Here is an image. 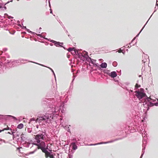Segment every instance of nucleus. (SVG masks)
Returning a JSON list of instances; mask_svg holds the SVG:
<instances>
[{"label": "nucleus", "mask_w": 158, "mask_h": 158, "mask_svg": "<svg viewBox=\"0 0 158 158\" xmlns=\"http://www.w3.org/2000/svg\"><path fill=\"white\" fill-rule=\"evenodd\" d=\"M31 121H35V118H32L31 119Z\"/></svg>", "instance_id": "20"}, {"label": "nucleus", "mask_w": 158, "mask_h": 158, "mask_svg": "<svg viewBox=\"0 0 158 158\" xmlns=\"http://www.w3.org/2000/svg\"><path fill=\"white\" fill-rule=\"evenodd\" d=\"M140 87V85H138V84H136L135 85V88H139Z\"/></svg>", "instance_id": "15"}, {"label": "nucleus", "mask_w": 158, "mask_h": 158, "mask_svg": "<svg viewBox=\"0 0 158 158\" xmlns=\"http://www.w3.org/2000/svg\"><path fill=\"white\" fill-rule=\"evenodd\" d=\"M107 64L105 62L102 63L100 65V66L102 68H106L107 67Z\"/></svg>", "instance_id": "9"}, {"label": "nucleus", "mask_w": 158, "mask_h": 158, "mask_svg": "<svg viewBox=\"0 0 158 158\" xmlns=\"http://www.w3.org/2000/svg\"><path fill=\"white\" fill-rule=\"evenodd\" d=\"M4 125H5V127H6L5 128H4V129H6V130H11V128H9L7 125H6V124H4Z\"/></svg>", "instance_id": "12"}, {"label": "nucleus", "mask_w": 158, "mask_h": 158, "mask_svg": "<svg viewBox=\"0 0 158 158\" xmlns=\"http://www.w3.org/2000/svg\"><path fill=\"white\" fill-rule=\"evenodd\" d=\"M52 42L57 47H63L61 45H60V44H63V43H60L59 42H56L54 40H52Z\"/></svg>", "instance_id": "5"}, {"label": "nucleus", "mask_w": 158, "mask_h": 158, "mask_svg": "<svg viewBox=\"0 0 158 158\" xmlns=\"http://www.w3.org/2000/svg\"><path fill=\"white\" fill-rule=\"evenodd\" d=\"M50 153L48 151H47L45 153V156L46 158H47L49 157L50 155Z\"/></svg>", "instance_id": "11"}, {"label": "nucleus", "mask_w": 158, "mask_h": 158, "mask_svg": "<svg viewBox=\"0 0 158 158\" xmlns=\"http://www.w3.org/2000/svg\"><path fill=\"white\" fill-rule=\"evenodd\" d=\"M116 64H117V63L116 62H113V65L114 66H115Z\"/></svg>", "instance_id": "17"}, {"label": "nucleus", "mask_w": 158, "mask_h": 158, "mask_svg": "<svg viewBox=\"0 0 158 158\" xmlns=\"http://www.w3.org/2000/svg\"><path fill=\"white\" fill-rule=\"evenodd\" d=\"M35 145L37 146L38 149H41L42 152L45 153L48 151L45 148V144L44 142H42L40 144H35Z\"/></svg>", "instance_id": "2"}, {"label": "nucleus", "mask_w": 158, "mask_h": 158, "mask_svg": "<svg viewBox=\"0 0 158 158\" xmlns=\"http://www.w3.org/2000/svg\"><path fill=\"white\" fill-rule=\"evenodd\" d=\"M23 127V125L22 123H20L19 124V125L17 126V128L21 129Z\"/></svg>", "instance_id": "10"}, {"label": "nucleus", "mask_w": 158, "mask_h": 158, "mask_svg": "<svg viewBox=\"0 0 158 158\" xmlns=\"http://www.w3.org/2000/svg\"><path fill=\"white\" fill-rule=\"evenodd\" d=\"M110 75L112 77L114 78L115 77L117 76V74L116 72L115 71L111 72L110 74Z\"/></svg>", "instance_id": "7"}, {"label": "nucleus", "mask_w": 158, "mask_h": 158, "mask_svg": "<svg viewBox=\"0 0 158 158\" xmlns=\"http://www.w3.org/2000/svg\"><path fill=\"white\" fill-rule=\"evenodd\" d=\"M144 89H143L141 88L140 89V90L139 91V92H140L141 93H144Z\"/></svg>", "instance_id": "14"}, {"label": "nucleus", "mask_w": 158, "mask_h": 158, "mask_svg": "<svg viewBox=\"0 0 158 158\" xmlns=\"http://www.w3.org/2000/svg\"><path fill=\"white\" fill-rule=\"evenodd\" d=\"M157 1L156 2V5L158 6V3H157Z\"/></svg>", "instance_id": "24"}, {"label": "nucleus", "mask_w": 158, "mask_h": 158, "mask_svg": "<svg viewBox=\"0 0 158 158\" xmlns=\"http://www.w3.org/2000/svg\"><path fill=\"white\" fill-rule=\"evenodd\" d=\"M85 55H88V53L87 52H86L85 54Z\"/></svg>", "instance_id": "23"}, {"label": "nucleus", "mask_w": 158, "mask_h": 158, "mask_svg": "<svg viewBox=\"0 0 158 158\" xmlns=\"http://www.w3.org/2000/svg\"><path fill=\"white\" fill-rule=\"evenodd\" d=\"M45 118L44 117H39V118H37L36 120H35V122H38L39 121H40V122H41L43 120H45L46 119H48L49 118L48 117H47V116H45Z\"/></svg>", "instance_id": "4"}, {"label": "nucleus", "mask_w": 158, "mask_h": 158, "mask_svg": "<svg viewBox=\"0 0 158 158\" xmlns=\"http://www.w3.org/2000/svg\"><path fill=\"white\" fill-rule=\"evenodd\" d=\"M118 52L121 53L122 52V50H120L118 51Z\"/></svg>", "instance_id": "19"}, {"label": "nucleus", "mask_w": 158, "mask_h": 158, "mask_svg": "<svg viewBox=\"0 0 158 158\" xmlns=\"http://www.w3.org/2000/svg\"><path fill=\"white\" fill-rule=\"evenodd\" d=\"M10 116L13 117V118H15V119L16 118L15 117H13V116Z\"/></svg>", "instance_id": "22"}, {"label": "nucleus", "mask_w": 158, "mask_h": 158, "mask_svg": "<svg viewBox=\"0 0 158 158\" xmlns=\"http://www.w3.org/2000/svg\"><path fill=\"white\" fill-rule=\"evenodd\" d=\"M8 133L11 134V133L10 132H8Z\"/></svg>", "instance_id": "25"}, {"label": "nucleus", "mask_w": 158, "mask_h": 158, "mask_svg": "<svg viewBox=\"0 0 158 158\" xmlns=\"http://www.w3.org/2000/svg\"><path fill=\"white\" fill-rule=\"evenodd\" d=\"M11 134L12 135H14V132H11Z\"/></svg>", "instance_id": "21"}, {"label": "nucleus", "mask_w": 158, "mask_h": 158, "mask_svg": "<svg viewBox=\"0 0 158 158\" xmlns=\"http://www.w3.org/2000/svg\"><path fill=\"white\" fill-rule=\"evenodd\" d=\"M67 50L69 52H71L72 51H74L75 52V53H78V51L74 48H70L67 49Z\"/></svg>", "instance_id": "6"}, {"label": "nucleus", "mask_w": 158, "mask_h": 158, "mask_svg": "<svg viewBox=\"0 0 158 158\" xmlns=\"http://www.w3.org/2000/svg\"><path fill=\"white\" fill-rule=\"evenodd\" d=\"M49 157L50 158H54V156H53V155H51L50 154L49 156Z\"/></svg>", "instance_id": "16"}, {"label": "nucleus", "mask_w": 158, "mask_h": 158, "mask_svg": "<svg viewBox=\"0 0 158 158\" xmlns=\"http://www.w3.org/2000/svg\"><path fill=\"white\" fill-rule=\"evenodd\" d=\"M6 129H3L2 130H0V132H2V131H4V130H6Z\"/></svg>", "instance_id": "18"}, {"label": "nucleus", "mask_w": 158, "mask_h": 158, "mask_svg": "<svg viewBox=\"0 0 158 158\" xmlns=\"http://www.w3.org/2000/svg\"><path fill=\"white\" fill-rule=\"evenodd\" d=\"M71 145L72 146V148L73 149L75 150L77 149V147L75 143H71Z\"/></svg>", "instance_id": "8"}, {"label": "nucleus", "mask_w": 158, "mask_h": 158, "mask_svg": "<svg viewBox=\"0 0 158 158\" xmlns=\"http://www.w3.org/2000/svg\"><path fill=\"white\" fill-rule=\"evenodd\" d=\"M45 133L44 132L42 131L41 133L34 135V143L33 144L35 145V144H40L42 142H44L45 138Z\"/></svg>", "instance_id": "1"}, {"label": "nucleus", "mask_w": 158, "mask_h": 158, "mask_svg": "<svg viewBox=\"0 0 158 158\" xmlns=\"http://www.w3.org/2000/svg\"><path fill=\"white\" fill-rule=\"evenodd\" d=\"M102 143H96V144H89L88 145L89 146H93V145H96L101 144H102Z\"/></svg>", "instance_id": "13"}, {"label": "nucleus", "mask_w": 158, "mask_h": 158, "mask_svg": "<svg viewBox=\"0 0 158 158\" xmlns=\"http://www.w3.org/2000/svg\"><path fill=\"white\" fill-rule=\"evenodd\" d=\"M135 92L136 93L135 96L139 100L146 96V94L145 93H140V92H139V90L136 91Z\"/></svg>", "instance_id": "3"}, {"label": "nucleus", "mask_w": 158, "mask_h": 158, "mask_svg": "<svg viewBox=\"0 0 158 158\" xmlns=\"http://www.w3.org/2000/svg\"><path fill=\"white\" fill-rule=\"evenodd\" d=\"M109 142H106V143H109Z\"/></svg>", "instance_id": "26"}]
</instances>
